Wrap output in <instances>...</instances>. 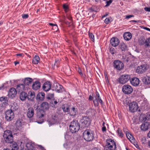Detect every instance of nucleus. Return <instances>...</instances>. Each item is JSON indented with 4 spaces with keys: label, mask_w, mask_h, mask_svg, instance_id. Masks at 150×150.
Here are the masks:
<instances>
[{
    "label": "nucleus",
    "mask_w": 150,
    "mask_h": 150,
    "mask_svg": "<svg viewBox=\"0 0 150 150\" xmlns=\"http://www.w3.org/2000/svg\"><path fill=\"white\" fill-rule=\"evenodd\" d=\"M41 108L42 109L40 110L37 113V117L38 119H40V121H37L38 123L40 124L42 123L43 122V117L45 114V113L43 110H47L49 109V105L48 103L46 102H43L41 104Z\"/></svg>",
    "instance_id": "f257e3e1"
},
{
    "label": "nucleus",
    "mask_w": 150,
    "mask_h": 150,
    "mask_svg": "<svg viewBox=\"0 0 150 150\" xmlns=\"http://www.w3.org/2000/svg\"><path fill=\"white\" fill-rule=\"evenodd\" d=\"M4 143H11L13 141V137L12 132L8 130L4 132L3 135Z\"/></svg>",
    "instance_id": "f03ea898"
},
{
    "label": "nucleus",
    "mask_w": 150,
    "mask_h": 150,
    "mask_svg": "<svg viewBox=\"0 0 150 150\" xmlns=\"http://www.w3.org/2000/svg\"><path fill=\"white\" fill-rule=\"evenodd\" d=\"M80 125L78 121L74 120L71 122L69 129L72 133H75L78 131L80 129Z\"/></svg>",
    "instance_id": "7ed1b4c3"
},
{
    "label": "nucleus",
    "mask_w": 150,
    "mask_h": 150,
    "mask_svg": "<svg viewBox=\"0 0 150 150\" xmlns=\"http://www.w3.org/2000/svg\"><path fill=\"white\" fill-rule=\"evenodd\" d=\"M93 99V102L95 106H97L98 105V102L101 104H103V101L100 97L99 94L96 91V95L94 97L90 95L89 97L88 100L90 101H91Z\"/></svg>",
    "instance_id": "20e7f679"
},
{
    "label": "nucleus",
    "mask_w": 150,
    "mask_h": 150,
    "mask_svg": "<svg viewBox=\"0 0 150 150\" xmlns=\"http://www.w3.org/2000/svg\"><path fill=\"white\" fill-rule=\"evenodd\" d=\"M83 135L84 139L87 141L89 142L93 139V134L91 130H85L83 133Z\"/></svg>",
    "instance_id": "39448f33"
},
{
    "label": "nucleus",
    "mask_w": 150,
    "mask_h": 150,
    "mask_svg": "<svg viewBox=\"0 0 150 150\" xmlns=\"http://www.w3.org/2000/svg\"><path fill=\"white\" fill-rule=\"evenodd\" d=\"M107 144L105 147H107L110 150H115L116 148V144L115 142L111 139L107 140Z\"/></svg>",
    "instance_id": "423d86ee"
},
{
    "label": "nucleus",
    "mask_w": 150,
    "mask_h": 150,
    "mask_svg": "<svg viewBox=\"0 0 150 150\" xmlns=\"http://www.w3.org/2000/svg\"><path fill=\"white\" fill-rule=\"evenodd\" d=\"M91 121V120L89 117H83L81 120V125L83 127H88L90 125Z\"/></svg>",
    "instance_id": "0eeeda50"
},
{
    "label": "nucleus",
    "mask_w": 150,
    "mask_h": 150,
    "mask_svg": "<svg viewBox=\"0 0 150 150\" xmlns=\"http://www.w3.org/2000/svg\"><path fill=\"white\" fill-rule=\"evenodd\" d=\"M130 76L127 74L121 75L118 79V81L121 84H123L127 82L130 79Z\"/></svg>",
    "instance_id": "6e6552de"
},
{
    "label": "nucleus",
    "mask_w": 150,
    "mask_h": 150,
    "mask_svg": "<svg viewBox=\"0 0 150 150\" xmlns=\"http://www.w3.org/2000/svg\"><path fill=\"white\" fill-rule=\"evenodd\" d=\"M113 66L114 68L119 70H122L124 67L122 62L119 60H115L113 62Z\"/></svg>",
    "instance_id": "1a4fd4ad"
},
{
    "label": "nucleus",
    "mask_w": 150,
    "mask_h": 150,
    "mask_svg": "<svg viewBox=\"0 0 150 150\" xmlns=\"http://www.w3.org/2000/svg\"><path fill=\"white\" fill-rule=\"evenodd\" d=\"M147 69V65L146 64H142L137 67L136 72L139 74H143L146 71Z\"/></svg>",
    "instance_id": "9d476101"
},
{
    "label": "nucleus",
    "mask_w": 150,
    "mask_h": 150,
    "mask_svg": "<svg viewBox=\"0 0 150 150\" xmlns=\"http://www.w3.org/2000/svg\"><path fill=\"white\" fill-rule=\"evenodd\" d=\"M122 91L125 94H129L132 93L133 89L130 85L126 84L122 86Z\"/></svg>",
    "instance_id": "9b49d317"
},
{
    "label": "nucleus",
    "mask_w": 150,
    "mask_h": 150,
    "mask_svg": "<svg viewBox=\"0 0 150 150\" xmlns=\"http://www.w3.org/2000/svg\"><path fill=\"white\" fill-rule=\"evenodd\" d=\"M129 111L132 112H134L137 111L138 108L137 103L134 101L129 103Z\"/></svg>",
    "instance_id": "f8f14e48"
},
{
    "label": "nucleus",
    "mask_w": 150,
    "mask_h": 150,
    "mask_svg": "<svg viewBox=\"0 0 150 150\" xmlns=\"http://www.w3.org/2000/svg\"><path fill=\"white\" fill-rule=\"evenodd\" d=\"M14 117V114L11 110H8L5 112V118L7 121L11 120Z\"/></svg>",
    "instance_id": "ddd939ff"
},
{
    "label": "nucleus",
    "mask_w": 150,
    "mask_h": 150,
    "mask_svg": "<svg viewBox=\"0 0 150 150\" xmlns=\"http://www.w3.org/2000/svg\"><path fill=\"white\" fill-rule=\"evenodd\" d=\"M62 86L59 84L55 83L53 84L52 87V90L59 93L62 91Z\"/></svg>",
    "instance_id": "4468645a"
},
{
    "label": "nucleus",
    "mask_w": 150,
    "mask_h": 150,
    "mask_svg": "<svg viewBox=\"0 0 150 150\" xmlns=\"http://www.w3.org/2000/svg\"><path fill=\"white\" fill-rule=\"evenodd\" d=\"M17 91L16 90L13 88H11L10 89L8 93L9 97L13 98L15 97Z\"/></svg>",
    "instance_id": "2eb2a0df"
},
{
    "label": "nucleus",
    "mask_w": 150,
    "mask_h": 150,
    "mask_svg": "<svg viewBox=\"0 0 150 150\" xmlns=\"http://www.w3.org/2000/svg\"><path fill=\"white\" fill-rule=\"evenodd\" d=\"M120 42L119 39L117 38H112L110 40V43L111 45L114 47L117 46Z\"/></svg>",
    "instance_id": "dca6fc26"
},
{
    "label": "nucleus",
    "mask_w": 150,
    "mask_h": 150,
    "mask_svg": "<svg viewBox=\"0 0 150 150\" xmlns=\"http://www.w3.org/2000/svg\"><path fill=\"white\" fill-rule=\"evenodd\" d=\"M51 87V84L49 81H47L45 82L42 86V88L43 90L47 91H49Z\"/></svg>",
    "instance_id": "f3484780"
},
{
    "label": "nucleus",
    "mask_w": 150,
    "mask_h": 150,
    "mask_svg": "<svg viewBox=\"0 0 150 150\" xmlns=\"http://www.w3.org/2000/svg\"><path fill=\"white\" fill-rule=\"evenodd\" d=\"M71 106L70 104L66 103L62 105V108L64 112H69L70 111Z\"/></svg>",
    "instance_id": "a211bd4d"
},
{
    "label": "nucleus",
    "mask_w": 150,
    "mask_h": 150,
    "mask_svg": "<svg viewBox=\"0 0 150 150\" xmlns=\"http://www.w3.org/2000/svg\"><path fill=\"white\" fill-rule=\"evenodd\" d=\"M34 110L33 108H28L27 111V116L29 118H31L33 117L34 114Z\"/></svg>",
    "instance_id": "6ab92c4d"
},
{
    "label": "nucleus",
    "mask_w": 150,
    "mask_h": 150,
    "mask_svg": "<svg viewBox=\"0 0 150 150\" xmlns=\"http://www.w3.org/2000/svg\"><path fill=\"white\" fill-rule=\"evenodd\" d=\"M131 83L133 86H138L139 83V79L137 77H134L130 80Z\"/></svg>",
    "instance_id": "aec40b11"
},
{
    "label": "nucleus",
    "mask_w": 150,
    "mask_h": 150,
    "mask_svg": "<svg viewBox=\"0 0 150 150\" xmlns=\"http://www.w3.org/2000/svg\"><path fill=\"white\" fill-rule=\"evenodd\" d=\"M59 115V114H57L53 115L52 116L51 122L52 124H55L59 121V119L58 117Z\"/></svg>",
    "instance_id": "412c9836"
},
{
    "label": "nucleus",
    "mask_w": 150,
    "mask_h": 150,
    "mask_svg": "<svg viewBox=\"0 0 150 150\" xmlns=\"http://www.w3.org/2000/svg\"><path fill=\"white\" fill-rule=\"evenodd\" d=\"M150 126L149 122H145L142 123L141 126V129L143 131H146L148 129Z\"/></svg>",
    "instance_id": "4be33fe9"
},
{
    "label": "nucleus",
    "mask_w": 150,
    "mask_h": 150,
    "mask_svg": "<svg viewBox=\"0 0 150 150\" xmlns=\"http://www.w3.org/2000/svg\"><path fill=\"white\" fill-rule=\"evenodd\" d=\"M32 87L33 90H38L39 89L40 87V83L38 81H36L33 83Z\"/></svg>",
    "instance_id": "5701e85b"
},
{
    "label": "nucleus",
    "mask_w": 150,
    "mask_h": 150,
    "mask_svg": "<svg viewBox=\"0 0 150 150\" xmlns=\"http://www.w3.org/2000/svg\"><path fill=\"white\" fill-rule=\"evenodd\" d=\"M15 125L16 127L18 130L21 129L23 128V124L20 120H17L16 123Z\"/></svg>",
    "instance_id": "b1692460"
},
{
    "label": "nucleus",
    "mask_w": 150,
    "mask_h": 150,
    "mask_svg": "<svg viewBox=\"0 0 150 150\" xmlns=\"http://www.w3.org/2000/svg\"><path fill=\"white\" fill-rule=\"evenodd\" d=\"M69 112L71 115L74 116L77 113V109L74 107H71V109Z\"/></svg>",
    "instance_id": "393cba45"
},
{
    "label": "nucleus",
    "mask_w": 150,
    "mask_h": 150,
    "mask_svg": "<svg viewBox=\"0 0 150 150\" xmlns=\"http://www.w3.org/2000/svg\"><path fill=\"white\" fill-rule=\"evenodd\" d=\"M142 80L145 84H150V76L147 75L144 76L143 77Z\"/></svg>",
    "instance_id": "a878e982"
},
{
    "label": "nucleus",
    "mask_w": 150,
    "mask_h": 150,
    "mask_svg": "<svg viewBox=\"0 0 150 150\" xmlns=\"http://www.w3.org/2000/svg\"><path fill=\"white\" fill-rule=\"evenodd\" d=\"M124 39L126 40H129L132 38V34L129 32H126L123 34Z\"/></svg>",
    "instance_id": "bb28decb"
},
{
    "label": "nucleus",
    "mask_w": 150,
    "mask_h": 150,
    "mask_svg": "<svg viewBox=\"0 0 150 150\" xmlns=\"http://www.w3.org/2000/svg\"><path fill=\"white\" fill-rule=\"evenodd\" d=\"M25 86L24 84H21L17 85L16 90L17 91L20 92L24 90L25 88Z\"/></svg>",
    "instance_id": "cd10ccee"
},
{
    "label": "nucleus",
    "mask_w": 150,
    "mask_h": 150,
    "mask_svg": "<svg viewBox=\"0 0 150 150\" xmlns=\"http://www.w3.org/2000/svg\"><path fill=\"white\" fill-rule=\"evenodd\" d=\"M19 97L21 100H24L27 98V93L25 92L22 91L20 93Z\"/></svg>",
    "instance_id": "c85d7f7f"
},
{
    "label": "nucleus",
    "mask_w": 150,
    "mask_h": 150,
    "mask_svg": "<svg viewBox=\"0 0 150 150\" xmlns=\"http://www.w3.org/2000/svg\"><path fill=\"white\" fill-rule=\"evenodd\" d=\"M33 81V80L31 78H27L25 79L23 83L25 86L28 85L30 84Z\"/></svg>",
    "instance_id": "c756f323"
},
{
    "label": "nucleus",
    "mask_w": 150,
    "mask_h": 150,
    "mask_svg": "<svg viewBox=\"0 0 150 150\" xmlns=\"http://www.w3.org/2000/svg\"><path fill=\"white\" fill-rule=\"evenodd\" d=\"M10 146L11 148V150H18L19 149V147L17 144L15 142L11 143L10 145Z\"/></svg>",
    "instance_id": "7c9ffc66"
},
{
    "label": "nucleus",
    "mask_w": 150,
    "mask_h": 150,
    "mask_svg": "<svg viewBox=\"0 0 150 150\" xmlns=\"http://www.w3.org/2000/svg\"><path fill=\"white\" fill-rule=\"evenodd\" d=\"M27 96L28 99L31 100L35 97V93L34 92H29Z\"/></svg>",
    "instance_id": "2f4dec72"
},
{
    "label": "nucleus",
    "mask_w": 150,
    "mask_h": 150,
    "mask_svg": "<svg viewBox=\"0 0 150 150\" xmlns=\"http://www.w3.org/2000/svg\"><path fill=\"white\" fill-rule=\"evenodd\" d=\"M26 146L28 150H35V148L33 145L31 143H27L26 144Z\"/></svg>",
    "instance_id": "473e14b6"
},
{
    "label": "nucleus",
    "mask_w": 150,
    "mask_h": 150,
    "mask_svg": "<svg viewBox=\"0 0 150 150\" xmlns=\"http://www.w3.org/2000/svg\"><path fill=\"white\" fill-rule=\"evenodd\" d=\"M11 109L9 110H11L13 112L16 110L18 108V105L16 103H13L11 105Z\"/></svg>",
    "instance_id": "72a5a7b5"
},
{
    "label": "nucleus",
    "mask_w": 150,
    "mask_h": 150,
    "mask_svg": "<svg viewBox=\"0 0 150 150\" xmlns=\"http://www.w3.org/2000/svg\"><path fill=\"white\" fill-rule=\"evenodd\" d=\"M126 134L127 137L130 141L134 140V137L131 134L127 132H126Z\"/></svg>",
    "instance_id": "f704fd0d"
},
{
    "label": "nucleus",
    "mask_w": 150,
    "mask_h": 150,
    "mask_svg": "<svg viewBox=\"0 0 150 150\" xmlns=\"http://www.w3.org/2000/svg\"><path fill=\"white\" fill-rule=\"evenodd\" d=\"M40 58L38 56H35L33 59L32 62L35 64H37L39 62Z\"/></svg>",
    "instance_id": "c9c22d12"
},
{
    "label": "nucleus",
    "mask_w": 150,
    "mask_h": 150,
    "mask_svg": "<svg viewBox=\"0 0 150 150\" xmlns=\"http://www.w3.org/2000/svg\"><path fill=\"white\" fill-rule=\"evenodd\" d=\"M119 47L122 51H125L127 48L126 45L123 42H122L120 44Z\"/></svg>",
    "instance_id": "e433bc0d"
},
{
    "label": "nucleus",
    "mask_w": 150,
    "mask_h": 150,
    "mask_svg": "<svg viewBox=\"0 0 150 150\" xmlns=\"http://www.w3.org/2000/svg\"><path fill=\"white\" fill-rule=\"evenodd\" d=\"M45 94L43 93H39L37 95V98L40 100H41L44 97Z\"/></svg>",
    "instance_id": "4c0bfd02"
},
{
    "label": "nucleus",
    "mask_w": 150,
    "mask_h": 150,
    "mask_svg": "<svg viewBox=\"0 0 150 150\" xmlns=\"http://www.w3.org/2000/svg\"><path fill=\"white\" fill-rule=\"evenodd\" d=\"M145 45L146 47H148L150 46V37L147 38L145 41Z\"/></svg>",
    "instance_id": "58836bf2"
},
{
    "label": "nucleus",
    "mask_w": 150,
    "mask_h": 150,
    "mask_svg": "<svg viewBox=\"0 0 150 150\" xmlns=\"http://www.w3.org/2000/svg\"><path fill=\"white\" fill-rule=\"evenodd\" d=\"M7 98L5 97H2L0 98V102L1 103V105L2 106V103H5L6 101L7 100Z\"/></svg>",
    "instance_id": "ea45409f"
},
{
    "label": "nucleus",
    "mask_w": 150,
    "mask_h": 150,
    "mask_svg": "<svg viewBox=\"0 0 150 150\" xmlns=\"http://www.w3.org/2000/svg\"><path fill=\"white\" fill-rule=\"evenodd\" d=\"M145 40L144 38L143 37H141L139 39V43L143 45L144 44Z\"/></svg>",
    "instance_id": "a19ab883"
},
{
    "label": "nucleus",
    "mask_w": 150,
    "mask_h": 150,
    "mask_svg": "<svg viewBox=\"0 0 150 150\" xmlns=\"http://www.w3.org/2000/svg\"><path fill=\"white\" fill-rule=\"evenodd\" d=\"M141 141L142 144H145L146 143V138L145 137H142L141 139Z\"/></svg>",
    "instance_id": "79ce46f5"
},
{
    "label": "nucleus",
    "mask_w": 150,
    "mask_h": 150,
    "mask_svg": "<svg viewBox=\"0 0 150 150\" xmlns=\"http://www.w3.org/2000/svg\"><path fill=\"white\" fill-rule=\"evenodd\" d=\"M48 97H47L48 99H51L53 98L54 97V93H49L47 94Z\"/></svg>",
    "instance_id": "37998d69"
},
{
    "label": "nucleus",
    "mask_w": 150,
    "mask_h": 150,
    "mask_svg": "<svg viewBox=\"0 0 150 150\" xmlns=\"http://www.w3.org/2000/svg\"><path fill=\"white\" fill-rule=\"evenodd\" d=\"M89 36L91 39L92 41H93L94 40V36L92 33H89Z\"/></svg>",
    "instance_id": "c03bdc74"
},
{
    "label": "nucleus",
    "mask_w": 150,
    "mask_h": 150,
    "mask_svg": "<svg viewBox=\"0 0 150 150\" xmlns=\"http://www.w3.org/2000/svg\"><path fill=\"white\" fill-rule=\"evenodd\" d=\"M63 8L64 9L65 11V12H67V11L68 7L67 5H66L65 4H64L63 5Z\"/></svg>",
    "instance_id": "a18cd8bd"
},
{
    "label": "nucleus",
    "mask_w": 150,
    "mask_h": 150,
    "mask_svg": "<svg viewBox=\"0 0 150 150\" xmlns=\"http://www.w3.org/2000/svg\"><path fill=\"white\" fill-rule=\"evenodd\" d=\"M115 51V49L112 47H111L110 49V52L112 54H114V52Z\"/></svg>",
    "instance_id": "49530a36"
},
{
    "label": "nucleus",
    "mask_w": 150,
    "mask_h": 150,
    "mask_svg": "<svg viewBox=\"0 0 150 150\" xmlns=\"http://www.w3.org/2000/svg\"><path fill=\"white\" fill-rule=\"evenodd\" d=\"M106 1V3H107L106 5L105 6H109L110 4H111L112 3V0H109V1H108V0H107V1Z\"/></svg>",
    "instance_id": "de8ad7c7"
},
{
    "label": "nucleus",
    "mask_w": 150,
    "mask_h": 150,
    "mask_svg": "<svg viewBox=\"0 0 150 150\" xmlns=\"http://www.w3.org/2000/svg\"><path fill=\"white\" fill-rule=\"evenodd\" d=\"M117 132L118 134V135L119 136L121 137H122L123 135V134L121 133V132L120 131L119 129H118L117 131Z\"/></svg>",
    "instance_id": "09e8293b"
},
{
    "label": "nucleus",
    "mask_w": 150,
    "mask_h": 150,
    "mask_svg": "<svg viewBox=\"0 0 150 150\" xmlns=\"http://www.w3.org/2000/svg\"><path fill=\"white\" fill-rule=\"evenodd\" d=\"M52 29L56 31H57L58 29V27L57 25L56 24L54 26H53Z\"/></svg>",
    "instance_id": "8fccbe9b"
},
{
    "label": "nucleus",
    "mask_w": 150,
    "mask_h": 150,
    "mask_svg": "<svg viewBox=\"0 0 150 150\" xmlns=\"http://www.w3.org/2000/svg\"><path fill=\"white\" fill-rule=\"evenodd\" d=\"M28 16V14H23L22 15V18L23 19H26L27 18Z\"/></svg>",
    "instance_id": "3c124183"
},
{
    "label": "nucleus",
    "mask_w": 150,
    "mask_h": 150,
    "mask_svg": "<svg viewBox=\"0 0 150 150\" xmlns=\"http://www.w3.org/2000/svg\"><path fill=\"white\" fill-rule=\"evenodd\" d=\"M59 62V61L58 60H56L55 61V62L54 64V66H56L57 67H58V64Z\"/></svg>",
    "instance_id": "603ef678"
},
{
    "label": "nucleus",
    "mask_w": 150,
    "mask_h": 150,
    "mask_svg": "<svg viewBox=\"0 0 150 150\" xmlns=\"http://www.w3.org/2000/svg\"><path fill=\"white\" fill-rule=\"evenodd\" d=\"M134 16L133 15H129L128 16H125V18L126 19H128L129 18H130L132 17H133Z\"/></svg>",
    "instance_id": "864d4df0"
},
{
    "label": "nucleus",
    "mask_w": 150,
    "mask_h": 150,
    "mask_svg": "<svg viewBox=\"0 0 150 150\" xmlns=\"http://www.w3.org/2000/svg\"><path fill=\"white\" fill-rule=\"evenodd\" d=\"M110 20L108 18H106L105 20V22L106 24H108L110 22Z\"/></svg>",
    "instance_id": "5fc2aeb1"
},
{
    "label": "nucleus",
    "mask_w": 150,
    "mask_h": 150,
    "mask_svg": "<svg viewBox=\"0 0 150 150\" xmlns=\"http://www.w3.org/2000/svg\"><path fill=\"white\" fill-rule=\"evenodd\" d=\"M95 7H92L90 9V10L91 11H96L95 10L94 8Z\"/></svg>",
    "instance_id": "6e6d98bb"
},
{
    "label": "nucleus",
    "mask_w": 150,
    "mask_h": 150,
    "mask_svg": "<svg viewBox=\"0 0 150 150\" xmlns=\"http://www.w3.org/2000/svg\"><path fill=\"white\" fill-rule=\"evenodd\" d=\"M144 10L145 11H147L150 12V7H145L144 8Z\"/></svg>",
    "instance_id": "4d7b16f0"
},
{
    "label": "nucleus",
    "mask_w": 150,
    "mask_h": 150,
    "mask_svg": "<svg viewBox=\"0 0 150 150\" xmlns=\"http://www.w3.org/2000/svg\"><path fill=\"white\" fill-rule=\"evenodd\" d=\"M106 130V129L105 127L104 126L102 128V131L103 132H105Z\"/></svg>",
    "instance_id": "13d9d810"
},
{
    "label": "nucleus",
    "mask_w": 150,
    "mask_h": 150,
    "mask_svg": "<svg viewBox=\"0 0 150 150\" xmlns=\"http://www.w3.org/2000/svg\"><path fill=\"white\" fill-rule=\"evenodd\" d=\"M65 23L67 25H69V26L70 25L72 24V23L71 22H65Z\"/></svg>",
    "instance_id": "bf43d9fd"
},
{
    "label": "nucleus",
    "mask_w": 150,
    "mask_h": 150,
    "mask_svg": "<svg viewBox=\"0 0 150 150\" xmlns=\"http://www.w3.org/2000/svg\"><path fill=\"white\" fill-rule=\"evenodd\" d=\"M78 72H79V74L81 75L82 76L83 75L82 73V72H81V69H79L78 70Z\"/></svg>",
    "instance_id": "052dcab7"
},
{
    "label": "nucleus",
    "mask_w": 150,
    "mask_h": 150,
    "mask_svg": "<svg viewBox=\"0 0 150 150\" xmlns=\"http://www.w3.org/2000/svg\"><path fill=\"white\" fill-rule=\"evenodd\" d=\"M23 54L20 53V54H16V55L17 56H22V55H23Z\"/></svg>",
    "instance_id": "680f3d73"
},
{
    "label": "nucleus",
    "mask_w": 150,
    "mask_h": 150,
    "mask_svg": "<svg viewBox=\"0 0 150 150\" xmlns=\"http://www.w3.org/2000/svg\"><path fill=\"white\" fill-rule=\"evenodd\" d=\"M144 29L145 30H146L148 31H150V29H149V28H146V27H144Z\"/></svg>",
    "instance_id": "e2e57ef3"
},
{
    "label": "nucleus",
    "mask_w": 150,
    "mask_h": 150,
    "mask_svg": "<svg viewBox=\"0 0 150 150\" xmlns=\"http://www.w3.org/2000/svg\"><path fill=\"white\" fill-rule=\"evenodd\" d=\"M131 22H136V23H138L140 21H135L134 20L132 21Z\"/></svg>",
    "instance_id": "0e129e2a"
},
{
    "label": "nucleus",
    "mask_w": 150,
    "mask_h": 150,
    "mask_svg": "<svg viewBox=\"0 0 150 150\" xmlns=\"http://www.w3.org/2000/svg\"><path fill=\"white\" fill-rule=\"evenodd\" d=\"M147 136L148 137L150 138V131L148 133Z\"/></svg>",
    "instance_id": "69168bd1"
},
{
    "label": "nucleus",
    "mask_w": 150,
    "mask_h": 150,
    "mask_svg": "<svg viewBox=\"0 0 150 150\" xmlns=\"http://www.w3.org/2000/svg\"><path fill=\"white\" fill-rule=\"evenodd\" d=\"M14 64L15 65H16L17 64L19 63V62L17 61H15L14 62Z\"/></svg>",
    "instance_id": "338daca9"
},
{
    "label": "nucleus",
    "mask_w": 150,
    "mask_h": 150,
    "mask_svg": "<svg viewBox=\"0 0 150 150\" xmlns=\"http://www.w3.org/2000/svg\"><path fill=\"white\" fill-rule=\"evenodd\" d=\"M49 24L50 25L53 26V27L55 25H56V24H53L52 23H49Z\"/></svg>",
    "instance_id": "774afa93"
}]
</instances>
